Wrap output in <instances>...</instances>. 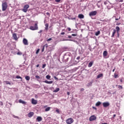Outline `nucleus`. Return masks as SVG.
Returning <instances> with one entry per match:
<instances>
[{"label":"nucleus","instance_id":"79ce46f5","mask_svg":"<svg viewBox=\"0 0 124 124\" xmlns=\"http://www.w3.org/2000/svg\"><path fill=\"white\" fill-rule=\"evenodd\" d=\"M54 79H55V80H59V78H57V77H56V76H54Z\"/></svg>","mask_w":124,"mask_h":124},{"label":"nucleus","instance_id":"c85d7f7f","mask_svg":"<svg viewBox=\"0 0 124 124\" xmlns=\"http://www.w3.org/2000/svg\"><path fill=\"white\" fill-rule=\"evenodd\" d=\"M50 109H51L50 107H47L45 109L46 112H48V111H50Z\"/></svg>","mask_w":124,"mask_h":124},{"label":"nucleus","instance_id":"cd10ccee","mask_svg":"<svg viewBox=\"0 0 124 124\" xmlns=\"http://www.w3.org/2000/svg\"><path fill=\"white\" fill-rule=\"evenodd\" d=\"M60 91V88H56L54 91H53V93H58Z\"/></svg>","mask_w":124,"mask_h":124},{"label":"nucleus","instance_id":"0eeeda50","mask_svg":"<svg viewBox=\"0 0 124 124\" xmlns=\"http://www.w3.org/2000/svg\"><path fill=\"white\" fill-rule=\"evenodd\" d=\"M95 120H96V116L94 115H92L89 118L90 122H93V121H95Z\"/></svg>","mask_w":124,"mask_h":124},{"label":"nucleus","instance_id":"6ab92c4d","mask_svg":"<svg viewBox=\"0 0 124 124\" xmlns=\"http://www.w3.org/2000/svg\"><path fill=\"white\" fill-rule=\"evenodd\" d=\"M101 77H103V74H100L97 76V78L99 79V78H101Z\"/></svg>","mask_w":124,"mask_h":124},{"label":"nucleus","instance_id":"774afa93","mask_svg":"<svg viewBox=\"0 0 124 124\" xmlns=\"http://www.w3.org/2000/svg\"><path fill=\"white\" fill-rule=\"evenodd\" d=\"M115 117H116V114L113 115V118H115Z\"/></svg>","mask_w":124,"mask_h":124},{"label":"nucleus","instance_id":"aec40b11","mask_svg":"<svg viewBox=\"0 0 124 124\" xmlns=\"http://www.w3.org/2000/svg\"><path fill=\"white\" fill-rule=\"evenodd\" d=\"M116 30L114 29L113 30V31L112 32V34L111 35V37H114V36H115V34L116 33Z\"/></svg>","mask_w":124,"mask_h":124},{"label":"nucleus","instance_id":"c9c22d12","mask_svg":"<svg viewBox=\"0 0 124 124\" xmlns=\"http://www.w3.org/2000/svg\"><path fill=\"white\" fill-rule=\"evenodd\" d=\"M17 55H19V56H21V55H22V53L21 52H18L17 53Z\"/></svg>","mask_w":124,"mask_h":124},{"label":"nucleus","instance_id":"b1692460","mask_svg":"<svg viewBox=\"0 0 124 124\" xmlns=\"http://www.w3.org/2000/svg\"><path fill=\"white\" fill-rule=\"evenodd\" d=\"M25 79L27 80V81H29V80L31 79V77L29 76H27L25 77Z\"/></svg>","mask_w":124,"mask_h":124},{"label":"nucleus","instance_id":"2f4dec72","mask_svg":"<svg viewBox=\"0 0 124 124\" xmlns=\"http://www.w3.org/2000/svg\"><path fill=\"white\" fill-rule=\"evenodd\" d=\"M36 79H40V77L39 76H35Z\"/></svg>","mask_w":124,"mask_h":124},{"label":"nucleus","instance_id":"a878e982","mask_svg":"<svg viewBox=\"0 0 124 124\" xmlns=\"http://www.w3.org/2000/svg\"><path fill=\"white\" fill-rule=\"evenodd\" d=\"M115 29L116 30L117 32H119L120 31V27L119 26H116Z\"/></svg>","mask_w":124,"mask_h":124},{"label":"nucleus","instance_id":"3c124183","mask_svg":"<svg viewBox=\"0 0 124 124\" xmlns=\"http://www.w3.org/2000/svg\"><path fill=\"white\" fill-rule=\"evenodd\" d=\"M73 41V40H68V39H67V40H64V41Z\"/></svg>","mask_w":124,"mask_h":124},{"label":"nucleus","instance_id":"f257e3e1","mask_svg":"<svg viewBox=\"0 0 124 124\" xmlns=\"http://www.w3.org/2000/svg\"><path fill=\"white\" fill-rule=\"evenodd\" d=\"M69 58H70V54L69 53H66L64 55L63 59L65 62H68Z\"/></svg>","mask_w":124,"mask_h":124},{"label":"nucleus","instance_id":"052dcab7","mask_svg":"<svg viewBox=\"0 0 124 124\" xmlns=\"http://www.w3.org/2000/svg\"><path fill=\"white\" fill-rule=\"evenodd\" d=\"M92 108L93 109H94L95 110H96V108L94 107H93Z\"/></svg>","mask_w":124,"mask_h":124},{"label":"nucleus","instance_id":"69168bd1","mask_svg":"<svg viewBox=\"0 0 124 124\" xmlns=\"http://www.w3.org/2000/svg\"><path fill=\"white\" fill-rule=\"evenodd\" d=\"M36 67H39V64H38L36 65Z\"/></svg>","mask_w":124,"mask_h":124},{"label":"nucleus","instance_id":"bb28decb","mask_svg":"<svg viewBox=\"0 0 124 124\" xmlns=\"http://www.w3.org/2000/svg\"><path fill=\"white\" fill-rule=\"evenodd\" d=\"M101 105V102H97L95 104L96 106L97 107L100 106Z\"/></svg>","mask_w":124,"mask_h":124},{"label":"nucleus","instance_id":"1a4fd4ad","mask_svg":"<svg viewBox=\"0 0 124 124\" xmlns=\"http://www.w3.org/2000/svg\"><path fill=\"white\" fill-rule=\"evenodd\" d=\"M110 103H109L108 102L103 103V106L105 108H106V107H108Z\"/></svg>","mask_w":124,"mask_h":124},{"label":"nucleus","instance_id":"4d7b16f0","mask_svg":"<svg viewBox=\"0 0 124 124\" xmlns=\"http://www.w3.org/2000/svg\"><path fill=\"white\" fill-rule=\"evenodd\" d=\"M120 25H121V23L116 24V26H120Z\"/></svg>","mask_w":124,"mask_h":124},{"label":"nucleus","instance_id":"8fccbe9b","mask_svg":"<svg viewBox=\"0 0 124 124\" xmlns=\"http://www.w3.org/2000/svg\"><path fill=\"white\" fill-rule=\"evenodd\" d=\"M67 30H68V31H71V29L70 28H68Z\"/></svg>","mask_w":124,"mask_h":124},{"label":"nucleus","instance_id":"37998d69","mask_svg":"<svg viewBox=\"0 0 124 124\" xmlns=\"http://www.w3.org/2000/svg\"><path fill=\"white\" fill-rule=\"evenodd\" d=\"M72 36H77V34H72Z\"/></svg>","mask_w":124,"mask_h":124},{"label":"nucleus","instance_id":"473e14b6","mask_svg":"<svg viewBox=\"0 0 124 124\" xmlns=\"http://www.w3.org/2000/svg\"><path fill=\"white\" fill-rule=\"evenodd\" d=\"M45 67H46V64H43L42 68H45Z\"/></svg>","mask_w":124,"mask_h":124},{"label":"nucleus","instance_id":"e433bc0d","mask_svg":"<svg viewBox=\"0 0 124 124\" xmlns=\"http://www.w3.org/2000/svg\"><path fill=\"white\" fill-rule=\"evenodd\" d=\"M39 51H40V49H38L36 51V54H38V53H39Z\"/></svg>","mask_w":124,"mask_h":124},{"label":"nucleus","instance_id":"39448f33","mask_svg":"<svg viewBox=\"0 0 124 124\" xmlns=\"http://www.w3.org/2000/svg\"><path fill=\"white\" fill-rule=\"evenodd\" d=\"M73 122H74V120H73V119L72 118H69L66 120V122L67 124H71Z\"/></svg>","mask_w":124,"mask_h":124},{"label":"nucleus","instance_id":"412c9836","mask_svg":"<svg viewBox=\"0 0 124 124\" xmlns=\"http://www.w3.org/2000/svg\"><path fill=\"white\" fill-rule=\"evenodd\" d=\"M107 54H108L107 51H106V50L104 51V52H103L104 57H107Z\"/></svg>","mask_w":124,"mask_h":124},{"label":"nucleus","instance_id":"0e129e2a","mask_svg":"<svg viewBox=\"0 0 124 124\" xmlns=\"http://www.w3.org/2000/svg\"><path fill=\"white\" fill-rule=\"evenodd\" d=\"M68 38H71V35H69L68 36Z\"/></svg>","mask_w":124,"mask_h":124},{"label":"nucleus","instance_id":"864d4df0","mask_svg":"<svg viewBox=\"0 0 124 124\" xmlns=\"http://www.w3.org/2000/svg\"><path fill=\"white\" fill-rule=\"evenodd\" d=\"M104 3L105 5H106V4H107V3H108V2H107V1H105Z\"/></svg>","mask_w":124,"mask_h":124},{"label":"nucleus","instance_id":"13d9d810","mask_svg":"<svg viewBox=\"0 0 124 124\" xmlns=\"http://www.w3.org/2000/svg\"><path fill=\"white\" fill-rule=\"evenodd\" d=\"M77 60H80V56L78 57Z\"/></svg>","mask_w":124,"mask_h":124},{"label":"nucleus","instance_id":"603ef678","mask_svg":"<svg viewBox=\"0 0 124 124\" xmlns=\"http://www.w3.org/2000/svg\"><path fill=\"white\" fill-rule=\"evenodd\" d=\"M84 88H81L80 89V92H84Z\"/></svg>","mask_w":124,"mask_h":124},{"label":"nucleus","instance_id":"7ed1b4c3","mask_svg":"<svg viewBox=\"0 0 124 124\" xmlns=\"http://www.w3.org/2000/svg\"><path fill=\"white\" fill-rule=\"evenodd\" d=\"M30 30H31V31H36V30H38L37 23H35L34 26H31Z\"/></svg>","mask_w":124,"mask_h":124},{"label":"nucleus","instance_id":"f8f14e48","mask_svg":"<svg viewBox=\"0 0 124 124\" xmlns=\"http://www.w3.org/2000/svg\"><path fill=\"white\" fill-rule=\"evenodd\" d=\"M13 37L15 40H17L18 39V38L17 37V34H16V33L13 34Z\"/></svg>","mask_w":124,"mask_h":124},{"label":"nucleus","instance_id":"f3484780","mask_svg":"<svg viewBox=\"0 0 124 124\" xmlns=\"http://www.w3.org/2000/svg\"><path fill=\"white\" fill-rule=\"evenodd\" d=\"M93 80L90 81V82H89L87 84L88 87H91L93 85Z\"/></svg>","mask_w":124,"mask_h":124},{"label":"nucleus","instance_id":"5fc2aeb1","mask_svg":"<svg viewBox=\"0 0 124 124\" xmlns=\"http://www.w3.org/2000/svg\"><path fill=\"white\" fill-rule=\"evenodd\" d=\"M43 31L42 30H40L39 32L38 33H41V32H42Z\"/></svg>","mask_w":124,"mask_h":124},{"label":"nucleus","instance_id":"20e7f679","mask_svg":"<svg viewBox=\"0 0 124 124\" xmlns=\"http://www.w3.org/2000/svg\"><path fill=\"white\" fill-rule=\"evenodd\" d=\"M30 8V5L27 4L24 5L23 9H22V11L23 12H25V13H27L28 12V9Z\"/></svg>","mask_w":124,"mask_h":124},{"label":"nucleus","instance_id":"6e6552de","mask_svg":"<svg viewBox=\"0 0 124 124\" xmlns=\"http://www.w3.org/2000/svg\"><path fill=\"white\" fill-rule=\"evenodd\" d=\"M23 43L24 45H25V46L29 45V42L28 41V40L26 38L23 39Z\"/></svg>","mask_w":124,"mask_h":124},{"label":"nucleus","instance_id":"58836bf2","mask_svg":"<svg viewBox=\"0 0 124 124\" xmlns=\"http://www.w3.org/2000/svg\"><path fill=\"white\" fill-rule=\"evenodd\" d=\"M56 112H57V113H58V114H60V110L59 109H56Z\"/></svg>","mask_w":124,"mask_h":124},{"label":"nucleus","instance_id":"680f3d73","mask_svg":"<svg viewBox=\"0 0 124 124\" xmlns=\"http://www.w3.org/2000/svg\"><path fill=\"white\" fill-rule=\"evenodd\" d=\"M14 117L15 118V119H18V116H14Z\"/></svg>","mask_w":124,"mask_h":124},{"label":"nucleus","instance_id":"a18cd8bd","mask_svg":"<svg viewBox=\"0 0 124 124\" xmlns=\"http://www.w3.org/2000/svg\"><path fill=\"white\" fill-rule=\"evenodd\" d=\"M55 1H56V2H60V1H61V0H55Z\"/></svg>","mask_w":124,"mask_h":124},{"label":"nucleus","instance_id":"ddd939ff","mask_svg":"<svg viewBox=\"0 0 124 124\" xmlns=\"http://www.w3.org/2000/svg\"><path fill=\"white\" fill-rule=\"evenodd\" d=\"M18 102L19 103H22V104H27V102L25 101H23L21 99H19V101H18Z\"/></svg>","mask_w":124,"mask_h":124},{"label":"nucleus","instance_id":"5701e85b","mask_svg":"<svg viewBox=\"0 0 124 124\" xmlns=\"http://www.w3.org/2000/svg\"><path fill=\"white\" fill-rule=\"evenodd\" d=\"M99 34H100V31H97L95 33V35H96V36H98V35H99Z\"/></svg>","mask_w":124,"mask_h":124},{"label":"nucleus","instance_id":"4468645a","mask_svg":"<svg viewBox=\"0 0 124 124\" xmlns=\"http://www.w3.org/2000/svg\"><path fill=\"white\" fill-rule=\"evenodd\" d=\"M44 83H46V84H53V81H48V80H45L43 81Z\"/></svg>","mask_w":124,"mask_h":124},{"label":"nucleus","instance_id":"49530a36","mask_svg":"<svg viewBox=\"0 0 124 124\" xmlns=\"http://www.w3.org/2000/svg\"><path fill=\"white\" fill-rule=\"evenodd\" d=\"M45 47L44 46H43V48L42 49V52H44V49H45Z\"/></svg>","mask_w":124,"mask_h":124},{"label":"nucleus","instance_id":"f704fd0d","mask_svg":"<svg viewBox=\"0 0 124 124\" xmlns=\"http://www.w3.org/2000/svg\"><path fill=\"white\" fill-rule=\"evenodd\" d=\"M118 89H123V86L122 85H119Z\"/></svg>","mask_w":124,"mask_h":124},{"label":"nucleus","instance_id":"a19ab883","mask_svg":"<svg viewBox=\"0 0 124 124\" xmlns=\"http://www.w3.org/2000/svg\"><path fill=\"white\" fill-rule=\"evenodd\" d=\"M45 48V47H46V48H47V47H48V45L47 44H46L45 45H44V46H43Z\"/></svg>","mask_w":124,"mask_h":124},{"label":"nucleus","instance_id":"09e8293b","mask_svg":"<svg viewBox=\"0 0 124 124\" xmlns=\"http://www.w3.org/2000/svg\"><path fill=\"white\" fill-rule=\"evenodd\" d=\"M61 35H63L64 34H65V33L63 32L61 33Z\"/></svg>","mask_w":124,"mask_h":124},{"label":"nucleus","instance_id":"4be33fe9","mask_svg":"<svg viewBox=\"0 0 124 124\" xmlns=\"http://www.w3.org/2000/svg\"><path fill=\"white\" fill-rule=\"evenodd\" d=\"M45 30H46V31H48V28L49 27V24H48V23H46L45 24Z\"/></svg>","mask_w":124,"mask_h":124},{"label":"nucleus","instance_id":"c756f323","mask_svg":"<svg viewBox=\"0 0 124 124\" xmlns=\"http://www.w3.org/2000/svg\"><path fill=\"white\" fill-rule=\"evenodd\" d=\"M46 79H47L48 80H49V79H50V78H51V76L50 75H48L46 76Z\"/></svg>","mask_w":124,"mask_h":124},{"label":"nucleus","instance_id":"393cba45","mask_svg":"<svg viewBox=\"0 0 124 124\" xmlns=\"http://www.w3.org/2000/svg\"><path fill=\"white\" fill-rule=\"evenodd\" d=\"M16 79H21L20 81H22L23 80V78L20 76H16Z\"/></svg>","mask_w":124,"mask_h":124},{"label":"nucleus","instance_id":"bf43d9fd","mask_svg":"<svg viewBox=\"0 0 124 124\" xmlns=\"http://www.w3.org/2000/svg\"><path fill=\"white\" fill-rule=\"evenodd\" d=\"M46 14V15H48L49 16H50V13H49L48 12H47Z\"/></svg>","mask_w":124,"mask_h":124},{"label":"nucleus","instance_id":"72a5a7b5","mask_svg":"<svg viewBox=\"0 0 124 124\" xmlns=\"http://www.w3.org/2000/svg\"><path fill=\"white\" fill-rule=\"evenodd\" d=\"M114 78H118V75L116 74V73L114 74Z\"/></svg>","mask_w":124,"mask_h":124},{"label":"nucleus","instance_id":"7c9ffc66","mask_svg":"<svg viewBox=\"0 0 124 124\" xmlns=\"http://www.w3.org/2000/svg\"><path fill=\"white\" fill-rule=\"evenodd\" d=\"M5 83H6V85H11V83L8 81H5Z\"/></svg>","mask_w":124,"mask_h":124},{"label":"nucleus","instance_id":"c03bdc74","mask_svg":"<svg viewBox=\"0 0 124 124\" xmlns=\"http://www.w3.org/2000/svg\"><path fill=\"white\" fill-rule=\"evenodd\" d=\"M51 40H52V38H50L49 39H48L46 41H51Z\"/></svg>","mask_w":124,"mask_h":124},{"label":"nucleus","instance_id":"6e6d98bb","mask_svg":"<svg viewBox=\"0 0 124 124\" xmlns=\"http://www.w3.org/2000/svg\"><path fill=\"white\" fill-rule=\"evenodd\" d=\"M67 94L68 95H69L70 94V93L69 92H67Z\"/></svg>","mask_w":124,"mask_h":124},{"label":"nucleus","instance_id":"423d86ee","mask_svg":"<svg viewBox=\"0 0 124 124\" xmlns=\"http://www.w3.org/2000/svg\"><path fill=\"white\" fill-rule=\"evenodd\" d=\"M97 14V12H96V11H93L89 13V16H90V17H92V16H95Z\"/></svg>","mask_w":124,"mask_h":124},{"label":"nucleus","instance_id":"de8ad7c7","mask_svg":"<svg viewBox=\"0 0 124 124\" xmlns=\"http://www.w3.org/2000/svg\"><path fill=\"white\" fill-rule=\"evenodd\" d=\"M120 19H121V16H120L119 18H115V20L118 21V20H120Z\"/></svg>","mask_w":124,"mask_h":124},{"label":"nucleus","instance_id":"ea45409f","mask_svg":"<svg viewBox=\"0 0 124 124\" xmlns=\"http://www.w3.org/2000/svg\"><path fill=\"white\" fill-rule=\"evenodd\" d=\"M117 37H120V33L119 32H117Z\"/></svg>","mask_w":124,"mask_h":124},{"label":"nucleus","instance_id":"9d476101","mask_svg":"<svg viewBox=\"0 0 124 124\" xmlns=\"http://www.w3.org/2000/svg\"><path fill=\"white\" fill-rule=\"evenodd\" d=\"M31 103H32V104H33V105H36V104H37V100H34V99L32 98L31 99Z\"/></svg>","mask_w":124,"mask_h":124},{"label":"nucleus","instance_id":"dca6fc26","mask_svg":"<svg viewBox=\"0 0 124 124\" xmlns=\"http://www.w3.org/2000/svg\"><path fill=\"white\" fill-rule=\"evenodd\" d=\"M78 17L79 19H84V16L83 14H79L78 15Z\"/></svg>","mask_w":124,"mask_h":124},{"label":"nucleus","instance_id":"e2e57ef3","mask_svg":"<svg viewBox=\"0 0 124 124\" xmlns=\"http://www.w3.org/2000/svg\"><path fill=\"white\" fill-rule=\"evenodd\" d=\"M115 70H116V68H114V69H113L112 70V72H114Z\"/></svg>","mask_w":124,"mask_h":124},{"label":"nucleus","instance_id":"338daca9","mask_svg":"<svg viewBox=\"0 0 124 124\" xmlns=\"http://www.w3.org/2000/svg\"><path fill=\"white\" fill-rule=\"evenodd\" d=\"M120 2H123V1H124V0H120Z\"/></svg>","mask_w":124,"mask_h":124},{"label":"nucleus","instance_id":"9b49d317","mask_svg":"<svg viewBox=\"0 0 124 124\" xmlns=\"http://www.w3.org/2000/svg\"><path fill=\"white\" fill-rule=\"evenodd\" d=\"M34 115V113L33 112H30L28 114V117L29 118H31Z\"/></svg>","mask_w":124,"mask_h":124},{"label":"nucleus","instance_id":"f03ea898","mask_svg":"<svg viewBox=\"0 0 124 124\" xmlns=\"http://www.w3.org/2000/svg\"><path fill=\"white\" fill-rule=\"evenodd\" d=\"M6 9H7V3L6 2H3L2 3V10L5 11Z\"/></svg>","mask_w":124,"mask_h":124},{"label":"nucleus","instance_id":"a211bd4d","mask_svg":"<svg viewBox=\"0 0 124 124\" xmlns=\"http://www.w3.org/2000/svg\"><path fill=\"white\" fill-rule=\"evenodd\" d=\"M93 62H90L88 64V67H92V66H93Z\"/></svg>","mask_w":124,"mask_h":124},{"label":"nucleus","instance_id":"4c0bfd02","mask_svg":"<svg viewBox=\"0 0 124 124\" xmlns=\"http://www.w3.org/2000/svg\"><path fill=\"white\" fill-rule=\"evenodd\" d=\"M70 20H76V17H74V18L71 17L70 18Z\"/></svg>","mask_w":124,"mask_h":124},{"label":"nucleus","instance_id":"2eb2a0df","mask_svg":"<svg viewBox=\"0 0 124 124\" xmlns=\"http://www.w3.org/2000/svg\"><path fill=\"white\" fill-rule=\"evenodd\" d=\"M36 120L38 121V122H41V121H42V117L38 116L36 118Z\"/></svg>","mask_w":124,"mask_h":124}]
</instances>
